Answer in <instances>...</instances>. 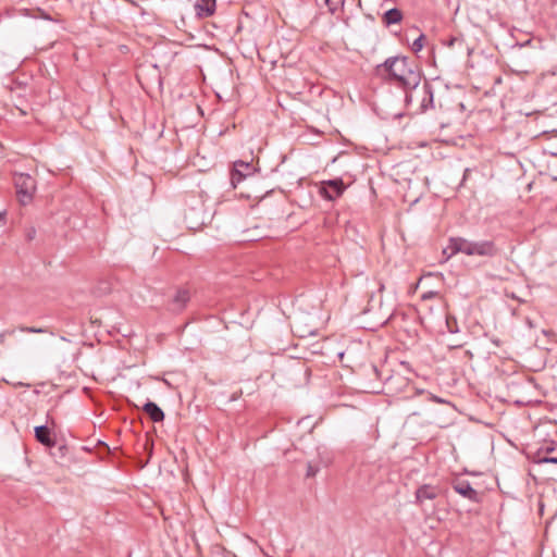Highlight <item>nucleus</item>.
<instances>
[{"label": "nucleus", "mask_w": 557, "mask_h": 557, "mask_svg": "<svg viewBox=\"0 0 557 557\" xmlns=\"http://www.w3.org/2000/svg\"><path fill=\"white\" fill-rule=\"evenodd\" d=\"M425 40V36L421 34L411 45V49L413 52H419L423 48V41Z\"/></svg>", "instance_id": "obj_18"}, {"label": "nucleus", "mask_w": 557, "mask_h": 557, "mask_svg": "<svg viewBox=\"0 0 557 557\" xmlns=\"http://www.w3.org/2000/svg\"><path fill=\"white\" fill-rule=\"evenodd\" d=\"M408 410H409L408 419H410V418H412L414 416H420L421 414V410L417 406L410 407V408H408Z\"/></svg>", "instance_id": "obj_21"}, {"label": "nucleus", "mask_w": 557, "mask_h": 557, "mask_svg": "<svg viewBox=\"0 0 557 557\" xmlns=\"http://www.w3.org/2000/svg\"><path fill=\"white\" fill-rule=\"evenodd\" d=\"M432 294H428V295H424L423 298L426 299L429 297H431Z\"/></svg>", "instance_id": "obj_27"}, {"label": "nucleus", "mask_w": 557, "mask_h": 557, "mask_svg": "<svg viewBox=\"0 0 557 557\" xmlns=\"http://www.w3.org/2000/svg\"><path fill=\"white\" fill-rule=\"evenodd\" d=\"M329 11L334 14L344 7L345 0H325Z\"/></svg>", "instance_id": "obj_17"}, {"label": "nucleus", "mask_w": 557, "mask_h": 557, "mask_svg": "<svg viewBox=\"0 0 557 557\" xmlns=\"http://www.w3.org/2000/svg\"><path fill=\"white\" fill-rule=\"evenodd\" d=\"M319 472V467L313 466L311 462L307 466V476L312 478Z\"/></svg>", "instance_id": "obj_20"}, {"label": "nucleus", "mask_w": 557, "mask_h": 557, "mask_svg": "<svg viewBox=\"0 0 557 557\" xmlns=\"http://www.w3.org/2000/svg\"><path fill=\"white\" fill-rule=\"evenodd\" d=\"M346 189V186L342 178H334L324 181L321 183L320 194L327 200H335L341 197Z\"/></svg>", "instance_id": "obj_5"}, {"label": "nucleus", "mask_w": 557, "mask_h": 557, "mask_svg": "<svg viewBox=\"0 0 557 557\" xmlns=\"http://www.w3.org/2000/svg\"><path fill=\"white\" fill-rule=\"evenodd\" d=\"M375 74L384 82L393 84L401 89L414 86L422 81V73L413 66L407 57H389L383 63L375 66Z\"/></svg>", "instance_id": "obj_1"}, {"label": "nucleus", "mask_w": 557, "mask_h": 557, "mask_svg": "<svg viewBox=\"0 0 557 557\" xmlns=\"http://www.w3.org/2000/svg\"><path fill=\"white\" fill-rule=\"evenodd\" d=\"M405 399L411 403L418 401L419 404H425L430 401L444 403L442 398L424 391H418L411 397H406Z\"/></svg>", "instance_id": "obj_14"}, {"label": "nucleus", "mask_w": 557, "mask_h": 557, "mask_svg": "<svg viewBox=\"0 0 557 557\" xmlns=\"http://www.w3.org/2000/svg\"><path fill=\"white\" fill-rule=\"evenodd\" d=\"M143 409L153 422H161L164 420V412L156 403L147 401Z\"/></svg>", "instance_id": "obj_13"}, {"label": "nucleus", "mask_w": 557, "mask_h": 557, "mask_svg": "<svg viewBox=\"0 0 557 557\" xmlns=\"http://www.w3.org/2000/svg\"><path fill=\"white\" fill-rule=\"evenodd\" d=\"M536 463L557 465V447L553 442L542 445L535 454Z\"/></svg>", "instance_id": "obj_6"}, {"label": "nucleus", "mask_w": 557, "mask_h": 557, "mask_svg": "<svg viewBox=\"0 0 557 557\" xmlns=\"http://www.w3.org/2000/svg\"><path fill=\"white\" fill-rule=\"evenodd\" d=\"M34 431L35 437L40 444L47 447H53L55 445V441L51 436V432L47 425H38Z\"/></svg>", "instance_id": "obj_11"}, {"label": "nucleus", "mask_w": 557, "mask_h": 557, "mask_svg": "<svg viewBox=\"0 0 557 557\" xmlns=\"http://www.w3.org/2000/svg\"><path fill=\"white\" fill-rule=\"evenodd\" d=\"M190 299V296H189V292L186 290V289H178L171 304H170V307L169 309L172 311V312H181L187 305V302L189 301Z\"/></svg>", "instance_id": "obj_10"}, {"label": "nucleus", "mask_w": 557, "mask_h": 557, "mask_svg": "<svg viewBox=\"0 0 557 557\" xmlns=\"http://www.w3.org/2000/svg\"><path fill=\"white\" fill-rule=\"evenodd\" d=\"M414 86H407L405 92V103L414 113H424L434 108V91L432 85L422 81Z\"/></svg>", "instance_id": "obj_3"}, {"label": "nucleus", "mask_w": 557, "mask_h": 557, "mask_svg": "<svg viewBox=\"0 0 557 557\" xmlns=\"http://www.w3.org/2000/svg\"><path fill=\"white\" fill-rule=\"evenodd\" d=\"M383 288H384V285H383V284H381V285H380V292H382V290H383Z\"/></svg>", "instance_id": "obj_29"}, {"label": "nucleus", "mask_w": 557, "mask_h": 557, "mask_svg": "<svg viewBox=\"0 0 557 557\" xmlns=\"http://www.w3.org/2000/svg\"><path fill=\"white\" fill-rule=\"evenodd\" d=\"M215 1L216 0H199L195 4L197 15L199 17L211 16L215 11Z\"/></svg>", "instance_id": "obj_12"}, {"label": "nucleus", "mask_w": 557, "mask_h": 557, "mask_svg": "<svg viewBox=\"0 0 557 557\" xmlns=\"http://www.w3.org/2000/svg\"><path fill=\"white\" fill-rule=\"evenodd\" d=\"M454 41H455V39H451V40L449 41V46H453V45H454Z\"/></svg>", "instance_id": "obj_28"}, {"label": "nucleus", "mask_w": 557, "mask_h": 557, "mask_svg": "<svg viewBox=\"0 0 557 557\" xmlns=\"http://www.w3.org/2000/svg\"><path fill=\"white\" fill-rule=\"evenodd\" d=\"M441 493V488L436 485L423 484L416 491V502L423 505L425 500L435 499Z\"/></svg>", "instance_id": "obj_8"}, {"label": "nucleus", "mask_w": 557, "mask_h": 557, "mask_svg": "<svg viewBox=\"0 0 557 557\" xmlns=\"http://www.w3.org/2000/svg\"><path fill=\"white\" fill-rule=\"evenodd\" d=\"M447 249L450 250V255L465 253L467 256L488 258H494L500 252V249L493 240L471 242L463 237H451Z\"/></svg>", "instance_id": "obj_2"}, {"label": "nucleus", "mask_w": 557, "mask_h": 557, "mask_svg": "<svg viewBox=\"0 0 557 557\" xmlns=\"http://www.w3.org/2000/svg\"><path fill=\"white\" fill-rule=\"evenodd\" d=\"M293 330L295 334H297L299 337H308L313 336L317 334V331L314 329H309L306 325L301 323V321L296 320L293 324Z\"/></svg>", "instance_id": "obj_15"}, {"label": "nucleus", "mask_w": 557, "mask_h": 557, "mask_svg": "<svg viewBox=\"0 0 557 557\" xmlns=\"http://www.w3.org/2000/svg\"><path fill=\"white\" fill-rule=\"evenodd\" d=\"M453 488L456 493L471 502L476 503L480 499L479 493L471 486L469 481L457 480L454 482Z\"/></svg>", "instance_id": "obj_9"}, {"label": "nucleus", "mask_w": 557, "mask_h": 557, "mask_svg": "<svg viewBox=\"0 0 557 557\" xmlns=\"http://www.w3.org/2000/svg\"><path fill=\"white\" fill-rule=\"evenodd\" d=\"M401 18L403 13L397 8L389 9L384 13V22L386 25L397 24Z\"/></svg>", "instance_id": "obj_16"}, {"label": "nucleus", "mask_w": 557, "mask_h": 557, "mask_svg": "<svg viewBox=\"0 0 557 557\" xmlns=\"http://www.w3.org/2000/svg\"><path fill=\"white\" fill-rule=\"evenodd\" d=\"M5 211L0 212V226L5 224Z\"/></svg>", "instance_id": "obj_24"}, {"label": "nucleus", "mask_w": 557, "mask_h": 557, "mask_svg": "<svg viewBox=\"0 0 557 557\" xmlns=\"http://www.w3.org/2000/svg\"><path fill=\"white\" fill-rule=\"evenodd\" d=\"M447 326L449 332H454L451 327H454V324H450L449 320H447Z\"/></svg>", "instance_id": "obj_25"}, {"label": "nucleus", "mask_w": 557, "mask_h": 557, "mask_svg": "<svg viewBox=\"0 0 557 557\" xmlns=\"http://www.w3.org/2000/svg\"><path fill=\"white\" fill-rule=\"evenodd\" d=\"M14 333V330H7L0 334V342L3 343L5 336H10Z\"/></svg>", "instance_id": "obj_23"}, {"label": "nucleus", "mask_w": 557, "mask_h": 557, "mask_svg": "<svg viewBox=\"0 0 557 557\" xmlns=\"http://www.w3.org/2000/svg\"><path fill=\"white\" fill-rule=\"evenodd\" d=\"M35 235H36V230L34 227H30L29 230H27L26 237L28 240L34 239Z\"/></svg>", "instance_id": "obj_22"}, {"label": "nucleus", "mask_w": 557, "mask_h": 557, "mask_svg": "<svg viewBox=\"0 0 557 557\" xmlns=\"http://www.w3.org/2000/svg\"><path fill=\"white\" fill-rule=\"evenodd\" d=\"M253 172V166L250 163L244 161H237L234 163V169L231 174V184L235 188L238 183H240L244 178L251 175Z\"/></svg>", "instance_id": "obj_7"}, {"label": "nucleus", "mask_w": 557, "mask_h": 557, "mask_svg": "<svg viewBox=\"0 0 557 557\" xmlns=\"http://www.w3.org/2000/svg\"><path fill=\"white\" fill-rule=\"evenodd\" d=\"M447 326L449 332H454L451 327H454V324H450L449 320H447Z\"/></svg>", "instance_id": "obj_26"}, {"label": "nucleus", "mask_w": 557, "mask_h": 557, "mask_svg": "<svg viewBox=\"0 0 557 557\" xmlns=\"http://www.w3.org/2000/svg\"><path fill=\"white\" fill-rule=\"evenodd\" d=\"M18 330L21 332H26V333H46L47 332L46 329L34 327V326H21Z\"/></svg>", "instance_id": "obj_19"}, {"label": "nucleus", "mask_w": 557, "mask_h": 557, "mask_svg": "<svg viewBox=\"0 0 557 557\" xmlns=\"http://www.w3.org/2000/svg\"><path fill=\"white\" fill-rule=\"evenodd\" d=\"M14 186L16 188L20 201L23 205L30 202L36 190V181L33 176L25 173H18L14 176Z\"/></svg>", "instance_id": "obj_4"}]
</instances>
